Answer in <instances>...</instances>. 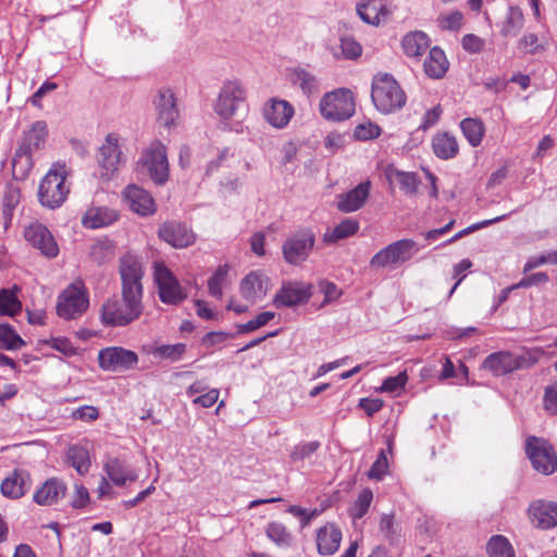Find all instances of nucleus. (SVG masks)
Segmentation results:
<instances>
[{"mask_svg":"<svg viewBox=\"0 0 557 557\" xmlns=\"http://www.w3.org/2000/svg\"><path fill=\"white\" fill-rule=\"evenodd\" d=\"M47 345L65 356H73L76 352V348L66 337H53L47 341Z\"/></svg>","mask_w":557,"mask_h":557,"instance_id":"nucleus-59","label":"nucleus"},{"mask_svg":"<svg viewBox=\"0 0 557 557\" xmlns=\"http://www.w3.org/2000/svg\"><path fill=\"white\" fill-rule=\"evenodd\" d=\"M488 557H515L509 541L503 535H493L486 545Z\"/></svg>","mask_w":557,"mask_h":557,"instance_id":"nucleus-44","label":"nucleus"},{"mask_svg":"<svg viewBox=\"0 0 557 557\" xmlns=\"http://www.w3.org/2000/svg\"><path fill=\"white\" fill-rule=\"evenodd\" d=\"M294 107L286 100L272 98L263 109L265 121L277 129L286 127L294 116Z\"/></svg>","mask_w":557,"mask_h":557,"instance_id":"nucleus-19","label":"nucleus"},{"mask_svg":"<svg viewBox=\"0 0 557 557\" xmlns=\"http://www.w3.org/2000/svg\"><path fill=\"white\" fill-rule=\"evenodd\" d=\"M315 243V236L309 228H302L290 235L282 246L285 261L298 265L307 260Z\"/></svg>","mask_w":557,"mask_h":557,"instance_id":"nucleus-9","label":"nucleus"},{"mask_svg":"<svg viewBox=\"0 0 557 557\" xmlns=\"http://www.w3.org/2000/svg\"><path fill=\"white\" fill-rule=\"evenodd\" d=\"M460 128L472 147L481 144L484 136V126L480 120L467 117L461 121Z\"/></svg>","mask_w":557,"mask_h":557,"instance_id":"nucleus-43","label":"nucleus"},{"mask_svg":"<svg viewBox=\"0 0 557 557\" xmlns=\"http://www.w3.org/2000/svg\"><path fill=\"white\" fill-rule=\"evenodd\" d=\"M371 188V182L364 181L351 190L337 196V209L349 213L360 209L367 201Z\"/></svg>","mask_w":557,"mask_h":557,"instance_id":"nucleus-23","label":"nucleus"},{"mask_svg":"<svg viewBox=\"0 0 557 557\" xmlns=\"http://www.w3.org/2000/svg\"><path fill=\"white\" fill-rule=\"evenodd\" d=\"M99 416L98 408L94 406H82L73 411L72 417L76 420H82L85 422H91L96 420Z\"/></svg>","mask_w":557,"mask_h":557,"instance_id":"nucleus-62","label":"nucleus"},{"mask_svg":"<svg viewBox=\"0 0 557 557\" xmlns=\"http://www.w3.org/2000/svg\"><path fill=\"white\" fill-rule=\"evenodd\" d=\"M89 499L88 490L84 485L76 483L71 498V506L75 509L84 508L88 505Z\"/></svg>","mask_w":557,"mask_h":557,"instance_id":"nucleus-57","label":"nucleus"},{"mask_svg":"<svg viewBox=\"0 0 557 557\" xmlns=\"http://www.w3.org/2000/svg\"><path fill=\"white\" fill-rule=\"evenodd\" d=\"M66 484L58 478L45 481L34 493L33 500L39 506H52L64 499Z\"/></svg>","mask_w":557,"mask_h":557,"instance_id":"nucleus-21","label":"nucleus"},{"mask_svg":"<svg viewBox=\"0 0 557 557\" xmlns=\"http://www.w3.org/2000/svg\"><path fill=\"white\" fill-rule=\"evenodd\" d=\"M158 234L162 240L178 249L188 247L196 240V236L190 228L175 221L163 223Z\"/></svg>","mask_w":557,"mask_h":557,"instance_id":"nucleus-17","label":"nucleus"},{"mask_svg":"<svg viewBox=\"0 0 557 557\" xmlns=\"http://www.w3.org/2000/svg\"><path fill=\"white\" fill-rule=\"evenodd\" d=\"M122 197L129 210L138 215H152L157 210L151 194L138 185L131 184L126 186L122 193Z\"/></svg>","mask_w":557,"mask_h":557,"instance_id":"nucleus-14","label":"nucleus"},{"mask_svg":"<svg viewBox=\"0 0 557 557\" xmlns=\"http://www.w3.org/2000/svg\"><path fill=\"white\" fill-rule=\"evenodd\" d=\"M311 288L312 286L310 284L300 282H290L284 284L276 293L273 299V305L276 308H282L294 307L304 304L311 297Z\"/></svg>","mask_w":557,"mask_h":557,"instance_id":"nucleus-16","label":"nucleus"},{"mask_svg":"<svg viewBox=\"0 0 557 557\" xmlns=\"http://www.w3.org/2000/svg\"><path fill=\"white\" fill-rule=\"evenodd\" d=\"M67 460L82 475L87 473L90 468L89 451L83 446H71L67 450Z\"/></svg>","mask_w":557,"mask_h":557,"instance_id":"nucleus-42","label":"nucleus"},{"mask_svg":"<svg viewBox=\"0 0 557 557\" xmlns=\"http://www.w3.org/2000/svg\"><path fill=\"white\" fill-rule=\"evenodd\" d=\"M361 53V45L350 36L341 37L338 44L332 47V54L336 59L355 60L359 58Z\"/></svg>","mask_w":557,"mask_h":557,"instance_id":"nucleus-38","label":"nucleus"},{"mask_svg":"<svg viewBox=\"0 0 557 557\" xmlns=\"http://www.w3.org/2000/svg\"><path fill=\"white\" fill-rule=\"evenodd\" d=\"M356 11L362 22L377 26L383 14V0H360Z\"/></svg>","mask_w":557,"mask_h":557,"instance_id":"nucleus-37","label":"nucleus"},{"mask_svg":"<svg viewBox=\"0 0 557 557\" xmlns=\"http://www.w3.org/2000/svg\"><path fill=\"white\" fill-rule=\"evenodd\" d=\"M529 516L537 528H554L557 524V504L543 500L534 502L529 507Z\"/></svg>","mask_w":557,"mask_h":557,"instance_id":"nucleus-25","label":"nucleus"},{"mask_svg":"<svg viewBox=\"0 0 557 557\" xmlns=\"http://www.w3.org/2000/svg\"><path fill=\"white\" fill-rule=\"evenodd\" d=\"M432 149L437 158L448 160L457 156L459 146L456 137L451 134L438 133L432 139Z\"/></svg>","mask_w":557,"mask_h":557,"instance_id":"nucleus-35","label":"nucleus"},{"mask_svg":"<svg viewBox=\"0 0 557 557\" xmlns=\"http://www.w3.org/2000/svg\"><path fill=\"white\" fill-rule=\"evenodd\" d=\"M186 352V345L183 343L172 345H160L151 350L154 358L170 361H178Z\"/></svg>","mask_w":557,"mask_h":557,"instance_id":"nucleus-45","label":"nucleus"},{"mask_svg":"<svg viewBox=\"0 0 557 557\" xmlns=\"http://www.w3.org/2000/svg\"><path fill=\"white\" fill-rule=\"evenodd\" d=\"M385 178L392 186H398L406 195H413L419 184L416 173L401 172L393 166H385Z\"/></svg>","mask_w":557,"mask_h":557,"instance_id":"nucleus-32","label":"nucleus"},{"mask_svg":"<svg viewBox=\"0 0 557 557\" xmlns=\"http://www.w3.org/2000/svg\"><path fill=\"white\" fill-rule=\"evenodd\" d=\"M380 135V127L372 123L356 126L354 136L359 140H369Z\"/></svg>","mask_w":557,"mask_h":557,"instance_id":"nucleus-61","label":"nucleus"},{"mask_svg":"<svg viewBox=\"0 0 557 557\" xmlns=\"http://www.w3.org/2000/svg\"><path fill=\"white\" fill-rule=\"evenodd\" d=\"M107 299L101 307V321L106 326H126L139 319L144 311L143 298L131 295L121 294Z\"/></svg>","mask_w":557,"mask_h":557,"instance_id":"nucleus-1","label":"nucleus"},{"mask_svg":"<svg viewBox=\"0 0 557 557\" xmlns=\"http://www.w3.org/2000/svg\"><path fill=\"white\" fill-rule=\"evenodd\" d=\"M98 361L102 370L120 372L134 368L138 362V356L122 347H108L99 351Z\"/></svg>","mask_w":557,"mask_h":557,"instance_id":"nucleus-12","label":"nucleus"},{"mask_svg":"<svg viewBox=\"0 0 557 557\" xmlns=\"http://www.w3.org/2000/svg\"><path fill=\"white\" fill-rule=\"evenodd\" d=\"M359 231V222L351 218L344 219L333 228H327L323 235V242L327 245L354 236Z\"/></svg>","mask_w":557,"mask_h":557,"instance_id":"nucleus-36","label":"nucleus"},{"mask_svg":"<svg viewBox=\"0 0 557 557\" xmlns=\"http://www.w3.org/2000/svg\"><path fill=\"white\" fill-rule=\"evenodd\" d=\"M430 38L422 30H413L406 34L401 39L404 53L409 58L421 57L430 47Z\"/></svg>","mask_w":557,"mask_h":557,"instance_id":"nucleus-30","label":"nucleus"},{"mask_svg":"<svg viewBox=\"0 0 557 557\" xmlns=\"http://www.w3.org/2000/svg\"><path fill=\"white\" fill-rule=\"evenodd\" d=\"M269 280L259 272H250L240 282V294L249 302L261 300L268 292Z\"/></svg>","mask_w":557,"mask_h":557,"instance_id":"nucleus-24","label":"nucleus"},{"mask_svg":"<svg viewBox=\"0 0 557 557\" xmlns=\"http://www.w3.org/2000/svg\"><path fill=\"white\" fill-rule=\"evenodd\" d=\"M32 487V478L27 470L16 468L0 485V491L4 497L18 499L24 496Z\"/></svg>","mask_w":557,"mask_h":557,"instance_id":"nucleus-18","label":"nucleus"},{"mask_svg":"<svg viewBox=\"0 0 557 557\" xmlns=\"http://www.w3.org/2000/svg\"><path fill=\"white\" fill-rule=\"evenodd\" d=\"M546 263L557 264V250L547 251L540 256L530 258L523 267V272L527 273Z\"/></svg>","mask_w":557,"mask_h":557,"instance_id":"nucleus-55","label":"nucleus"},{"mask_svg":"<svg viewBox=\"0 0 557 557\" xmlns=\"http://www.w3.org/2000/svg\"><path fill=\"white\" fill-rule=\"evenodd\" d=\"M407 102V96L398 82L385 73V114L400 110Z\"/></svg>","mask_w":557,"mask_h":557,"instance_id":"nucleus-28","label":"nucleus"},{"mask_svg":"<svg viewBox=\"0 0 557 557\" xmlns=\"http://www.w3.org/2000/svg\"><path fill=\"white\" fill-rule=\"evenodd\" d=\"M25 345V342L17 335L14 330L8 324H0V346L9 349L16 350Z\"/></svg>","mask_w":557,"mask_h":557,"instance_id":"nucleus-49","label":"nucleus"},{"mask_svg":"<svg viewBox=\"0 0 557 557\" xmlns=\"http://www.w3.org/2000/svg\"><path fill=\"white\" fill-rule=\"evenodd\" d=\"M88 306V296L82 284H71L58 297L57 313L64 320H73L81 317Z\"/></svg>","mask_w":557,"mask_h":557,"instance_id":"nucleus-8","label":"nucleus"},{"mask_svg":"<svg viewBox=\"0 0 557 557\" xmlns=\"http://www.w3.org/2000/svg\"><path fill=\"white\" fill-rule=\"evenodd\" d=\"M138 166L145 170L157 185H163L169 180V161L165 146L154 140L145 148L138 160Z\"/></svg>","mask_w":557,"mask_h":557,"instance_id":"nucleus-5","label":"nucleus"},{"mask_svg":"<svg viewBox=\"0 0 557 557\" xmlns=\"http://www.w3.org/2000/svg\"><path fill=\"white\" fill-rule=\"evenodd\" d=\"M67 170L65 164L55 163L41 180L38 197L44 207L54 209L60 207L70 191L65 185Z\"/></svg>","mask_w":557,"mask_h":557,"instance_id":"nucleus-2","label":"nucleus"},{"mask_svg":"<svg viewBox=\"0 0 557 557\" xmlns=\"http://www.w3.org/2000/svg\"><path fill=\"white\" fill-rule=\"evenodd\" d=\"M226 278H227V267L220 265L208 281L209 294L212 297H214L216 299L222 298L223 286L226 283Z\"/></svg>","mask_w":557,"mask_h":557,"instance_id":"nucleus-48","label":"nucleus"},{"mask_svg":"<svg viewBox=\"0 0 557 557\" xmlns=\"http://www.w3.org/2000/svg\"><path fill=\"white\" fill-rule=\"evenodd\" d=\"M113 257L111 246L106 242H97L90 248V258L97 264H103Z\"/></svg>","mask_w":557,"mask_h":557,"instance_id":"nucleus-52","label":"nucleus"},{"mask_svg":"<svg viewBox=\"0 0 557 557\" xmlns=\"http://www.w3.org/2000/svg\"><path fill=\"white\" fill-rule=\"evenodd\" d=\"M371 98L377 110L383 107V74H376L372 81Z\"/></svg>","mask_w":557,"mask_h":557,"instance_id":"nucleus-60","label":"nucleus"},{"mask_svg":"<svg viewBox=\"0 0 557 557\" xmlns=\"http://www.w3.org/2000/svg\"><path fill=\"white\" fill-rule=\"evenodd\" d=\"M524 17L522 11L517 7H509L503 22L500 34L504 37H516L522 29Z\"/></svg>","mask_w":557,"mask_h":557,"instance_id":"nucleus-39","label":"nucleus"},{"mask_svg":"<svg viewBox=\"0 0 557 557\" xmlns=\"http://www.w3.org/2000/svg\"><path fill=\"white\" fill-rule=\"evenodd\" d=\"M21 201L20 187L14 183H8L3 189L1 207L3 230H8L12 222L13 211L16 209Z\"/></svg>","mask_w":557,"mask_h":557,"instance_id":"nucleus-34","label":"nucleus"},{"mask_svg":"<svg viewBox=\"0 0 557 557\" xmlns=\"http://www.w3.org/2000/svg\"><path fill=\"white\" fill-rule=\"evenodd\" d=\"M48 136L47 123L44 121L35 122L30 129L25 133L23 141L17 150V157L30 159L33 152L44 147Z\"/></svg>","mask_w":557,"mask_h":557,"instance_id":"nucleus-22","label":"nucleus"},{"mask_svg":"<svg viewBox=\"0 0 557 557\" xmlns=\"http://www.w3.org/2000/svg\"><path fill=\"white\" fill-rule=\"evenodd\" d=\"M319 447L320 443L318 441L300 443L293 448L290 459L298 461L309 458Z\"/></svg>","mask_w":557,"mask_h":557,"instance_id":"nucleus-54","label":"nucleus"},{"mask_svg":"<svg viewBox=\"0 0 557 557\" xmlns=\"http://www.w3.org/2000/svg\"><path fill=\"white\" fill-rule=\"evenodd\" d=\"M98 162L102 169L101 176L109 178L119 169L122 162V151L119 136L115 133L107 135L104 144L99 148Z\"/></svg>","mask_w":557,"mask_h":557,"instance_id":"nucleus-15","label":"nucleus"},{"mask_svg":"<svg viewBox=\"0 0 557 557\" xmlns=\"http://www.w3.org/2000/svg\"><path fill=\"white\" fill-rule=\"evenodd\" d=\"M220 391L218 388H211L206 391L203 394L196 397L193 403L203 408L212 407L219 399Z\"/></svg>","mask_w":557,"mask_h":557,"instance_id":"nucleus-63","label":"nucleus"},{"mask_svg":"<svg viewBox=\"0 0 557 557\" xmlns=\"http://www.w3.org/2000/svg\"><path fill=\"white\" fill-rule=\"evenodd\" d=\"M461 45L469 53H480L484 49L485 41L474 34H467L462 37Z\"/></svg>","mask_w":557,"mask_h":557,"instance_id":"nucleus-58","label":"nucleus"},{"mask_svg":"<svg viewBox=\"0 0 557 557\" xmlns=\"http://www.w3.org/2000/svg\"><path fill=\"white\" fill-rule=\"evenodd\" d=\"M18 288L14 286L12 289H0V315L14 317L21 312L22 304L17 298L16 292Z\"/></svg>","mask_w":557,"mask_h":557,"instance_id":"nucleus-41","label":"nucleus"},{"mask_svg":"<svg viewBox=\"0 0 557 557\" xmlns=\"http://www.w3.org/2000/svg\"><path fill=\"white\" fill-rule=\"evenodd\" d=\"M104 470L116 486H124L127 481L137 480L136 472L117 458L109 459L104 465Z\"/></svg>","mask_w":557,"mask_h":557,"instance_id":"nucleus-33","label":"nucleus"},{"mask_svg":"<svg viewBox=\"0 0 557 557\" xmlns=\"http://www.w3.org/2000/svg\"><path fill=\"white\" fill-rule=\"evenodd\" d=\"M533 362L527 356H518L510 351L502 350L490 354L483 361L482 368L494 375H504L519 369L528 368Z\"/></svg>","mask_w":557,"mask_h":557,"instance_id":"nucleus-11","label":"nucleus"},{"mask_svg":"<svg viewBox=\"0 0 557 557\" xmlns=\"http://www.w3.org/2000/svg\"><path fill=\"white\" fill-rule=\"evenodd\" d=\"M119 273L121 276V294H131L143 298L144 265L141 259L133 253H126L120 259Z\"/></svg>","mask_w":557,"mask_h":557,"instance_id":"nucleus-7","label":"nucleus"},{"mask_svg":"<svg viewBox=\"0 0 557 557\" xmlns=\"http://www.w3.org/2000/svg\"><path fill=\"white\" fill-rule=\"evenodd\" d=\"M544 408L546 411L557 414V383L546 387L544 396Z\"/></svg>","mask_w":557,"mask_h":557,"instance_id":"nucleus-64","label":"nucleus"},{"mask_svg":"<svg viewBox=\"0 0 557 557\" xmlns=\"http://www.w3.org/2000/svg\"><path fill=\"white\" fill-rule=\"evenodd\" d=\"M342 542V531L334 523H327L317 531V548L322 556L334 555Z\"/></svg>","mask_w":557,"mask_h":557,"instance_id":"nucleus-26","label":"nucleus"},{"mask_svg":"<svg viewBox=\"0 0 557 557\" xmlns=\"http://www.w3.org/2000/svg\"><path fill=\"white\" fill-rule=\"evenodd\" d=\"M267 537L272 541L276 546L286 548L293 543V535L287 528L277 521L268 523L265 528Z\"/></svg>","mask_w":557,"mask_h":557,"instance_id":"nucleus-40","label":"nucleus"},{"mask_svg":"<svg viewBox=\"0 0 557 557\" xmlns=\"http://www.w3.org/2000/svg\"><path fill=\"white\" fill-rule=\"evenodd\" d=\"M389 541V545L398 549L404 543L401 528L395 525L392 518L385 515V540Z\"/></svg>","mask_w":557,"mask_h":557,"instance_id":"nucleus-53","label":"nucleus"},{"mask_svg":"<svg viewBox=\"0 0 557 557\" xmlns=\"http://www.w3.org/2000/svg\"><path fill=\"white\" fill-rule=\"evenodd\" d=\"M274 312L265 311L259 313L255 319L248 321L247 323L238 324L237 332L239 334L253 332L261 326L265 325L269 321L274 318Z\"/></svg>","mask_w":557,"mask_h":557,"instance_id":"nucleus-51","label":"nucleus"},{"mask_svg":"<svg viewBox=\"0 0 557 557\" xmlns=\"http://www.w3.org/2000/svg\"><path fill=\"white\" fill-rule=\"evenodd\" d=\"M158 122L165 127L172 126L178 117L174 92L169 88L160 89L154 98Z\"/></svg>","mask_w":557,"mask_h":557,"instance_id":"nucleus-20","label":"nucleus"},{"mask_svg":"<svg viewBox=\"0 0 557 557\" xmlns=\"http://www.w3.org/2000/svg\"><path fill=\"white\" fill-rule=\"evenodd\" d=\"M373 500V493L370 488H363L349 509L354 520L361 519L369 510Z\"/></svg>","mask_w":557,"mask_h":557,"instance_id":"nucleus-47","label":"nucleus"},{"mask_svg":"<svg viewBox=\"0 0 557 557\" xmlns=\"http://www.w3.org/2000/svg\"><path fill=\"white\" fill-rule=\"evenodd\" d=\"M116 220L117 213L115 210L107 207H92L85 212L82 223L86 228L95 230L108 226Z\"/></svg>","mask_w":557,"mask_h":557,"instance_id":"nucleus-29","label":"nucleus"},{"mask_svg":"<svg viewBox=\"0 0 557 557\" xmlns=\"http://www.w3.org/2000/svg\"><path fill=\"white\" fill-rule=\"evenodd\" d=\"M419 251L416 242L401 239L385 247V265L400 264L411 259Z\"/></svg>","mask_w":557,"mask_h":557,"instance_id":"nucleus-27","label":"nucleus"},{"mask_svg":"<svg viewBox=\"0 0 557 557\" xmlns=\"http://www.w3.org/2000/svg\"><path fill=\"white\" fill-rule=\"evenodd\" d=\"M154 281L158 286L159 297L163 304L178 305L187 295L173 273L163 264L154 268Z\"/></svg>","mask_w":557,"mask_h":557,"instance_id":"nucleus-10","label":"nucleus"},{"mask_svg":"<svg viewBox=\"0 0 557 557\" xmlns=\"http://www.w3.org/2000/svg\"><path fill=\"white\" fill-rule=\"evenodd\" d=\"M407 381L408 375L406 371H401L395 376L385 379V393L399 395L400 392L405 388Z\"/></svg>","mask_w":557,"mask_h":557,"instance_id":"nucleus-56","label":"nucleus"},{"mask_svg":"<svg viewBox=\"0 0 557 557\" xmlns=\"http://www.w3.org/2000/svg\"><path fill=\"white\" fill-rule=\"evenodd\" d=\"M323 119L341 122L351 117L356 111V101L352 91L348 88H337L324 94L319 103Z\"/></svg>","mask_w":557,"mask_h":557,"instance_id":"nucleus-4","label":"nucleus"},{"mask_svg":"<svg viewBox=\"0 0 557 557\" xmlns=\"http://www.w3.org/2000/svg\"><path fill=\"white\" fill-rule=\"evenodd\" d=\"M292 82L297 85L305 95H310L318 90V81L310 72L296 69L292 74Z\"/></svg>","mask_w":557,"mask_h":557,"instance_id":"nucleus-46","label":"nucleus"},{"mask_svg":"<svg viewBox=\"0 0 557 557\" xmlns=\"http://www.w3.org/2000/svg\"><path fill=\"white\" fill-rule=\"evenodd\" d=\"M214 113L230 121L246 112V90L238 81H228L221 87L213 103Z\"/></svg>","mask_w":557,"mask_h":557,"instance_id":"nucleus-3","label":"nucleus"},{"mask_svg":"<svg viewBox=\"0 0 557 557\" xmlns=\"http://www.w3.org/2000/svg\"><path fill=\"white\" fill-rule=\"evenodd\" d=\"M25 239L47 258H54L59 253V246L50 231L39 222H32L24 231Z\"/></svg>","mask_w":557,"mask_h":557,"instance_id":"nucleus-13","label":"nucleus"},{"mask_svg":"<svg viewBox=\"0 0 557 557\" xmlns=\"http://www.w3.org/2000/svg\"><path fill=\"white\" fill-rule=\"evenodd\" d=\"M525 454L537 472L549 475L557 470V455L548 441L529 436L525 440Z\"/></svg>","mask_w":557,"mask_h":557,"instance_id":"nucleus-6","label":"nucleus"},{"mask_svg":"<svg viewBox=\"0 0 557 557\" xmlns=\"http://www.w3.org/2000/svg\"><path fill=\"white\" fill-rule=\"evenodd\" d=\"M463 15L460 11H453L438 16L437 24L443 30L457 32L462 27Z\"/></svg>","mask_w":557,"mask_h":557,"instance_id":"nucleus-50","label":"nucleus"},{"mask_svg":"<svg viewBox=\"0 0 557 557\" xmlns=\"http://www.w3.org/2000/svg\"><path fill=\"white\" fill-rule=\"evenodd\" d=\"M425 74L433 79H440L444 77L449 67V62L440 47H433L429 51L424 64Z\"/></svg>","mask_w":557,"mask_h":557,"instance_id":"nucleus-31","label":"nucleus"}]
</instances>
